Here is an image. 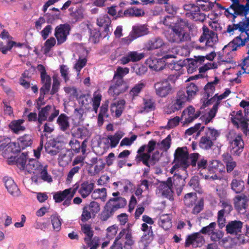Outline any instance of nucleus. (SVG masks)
Here are the masks:
<instances>
[{
  "label": "nucleus",
  "mask_w": 249,
  "mask_h": 249,
  "mask_svg": "<svg viewBox=\"0 0 249 249\" xmlns=\"http://www.w3.org/2000/svg\"><path fill=\"white\" fill-rule=\"evenodd\" d=\"M230 115L231 122L237 128H240L244 133H247L248 124L243 116L242 111L241 110L233 111L231 113Z\"/></svg>",
  "instance_id": "12"
},
{
  "label": "nucleus",
  "mask_w": 249,
  "mask_h": 249,
  "mask_svg": "<svg viewBox=\"0 0 249 249\" xmlns=\"http://www.w3.org/2000/svg\"><path fill=\"white\" fill-rule=\"evenodd\" d=\"M89 130L83 126L74 127L71 131L72 135L77 138L83 139L88 136Z\"/></svg>",
  "instance_id": "29"
},
{
  "label": "nucleus",
  "mask_w": 249,
  "mask_h": 249,
  "mask_svg": "<svg viewBox=\"0 0 249 249\" xmlns=\"http://www.w3.org/2000/svg\"><path fill=\"white\" fill-rule=\"evenodd\" d=\"M232 9L233 14H243L246 15L247 14V4L246 5L239 4V1H237V4L232 3L226 11L231 14H233L230 12V10Z\"/></svg>",
  "instance_id": "32"
},
{
  "label": "nucleus",
  "mask_w": 249,
  "mask_h": 249,
  "mask_svg": "<svg viewBox=\"0 0 249 249\" xmlns=\"http://www.w3.org/2000/svg\"><path fill=\"white\" fill-rule=\"evenodd\" d=\"M124 69L118 67L113 76V82L114 84L111 85L108 89V92L110 94L113 96H117L122 92L121 87L124 83Z\"/></svg>",
  "instance_id": "4"
},
{
  "label": "nucleus",
  "mask_w": 249,
  "mask_h": 249,
  "mask_svg": "<svg viewBox=\"0 0 249 249\" xmlns=\"http://www.w3.org/2000/svg\"><path fill=\"white\" fill-rule=\"evenodd\" d=\"M106 196L107 190L105 188L95 189L92 194V197L94 199L101 198Z\"/></svg>",
  "instance_id": "59"
},
{
  "label": "nucleus",
  "mask_w": 249,
  "mask_h": 249,
  "mask_svg": "<svg viewBox=\"0 0 249 249\" xmlns=\"http://www.w3.org/2000/svg\"><path fill=\"white\" fill-rule=\"evenodd\" d=\"M196 200V193H190L186 194L184 196V201L186 205L188 206H192L195 204Z\"/></svg>",
  "instance_id": "52"
},
{
  "label": "nucleus",
  "mask_w": 249,
  "mask_h": 249,
  "mask_svg": "<svg viewBox=\"0 0 249 249\" xmlns=\"http://www.w3.org/2000/svg\"><path fill=\"white\" fill-rule=\"evenodd\" d=\"M24 122L23 119L12 121L9 124V128L15 133L18 134L20 131L25 130V127L21 124Z\"/></svg>",
  "instance_id": "34"
},
{
  "label": "nucleus",
  "mask_w": 249,
  "mask_h": 249,
  "mask_svg": "<svg viewBox=\"0 0 249 249\" xmlns=\"http://www.w3.org/2000/svg\"><path fill=\"white\" fill-rule=\"evenodd\" d=\"M222 160L226 165V169L228 173H230L236 166V163L233 160L231 156L228 153L222 155Z\"/></svg>",
  "instance_id": "35"
},
{
  "label": "nucleus",
  "mask_w": 249,
  "mask_h": 249,
  "mask_svg": "<svg viewBox=\"0 0 249 249\" xmlns=\"http://www.w3.org/2000/svg\"><path fill=\"white\" fill-rule=\"evenodd\" d=\"M71 146V150L74 151L75 153H78L80 151V142L76 139H72L69 142Z\"/></svg>",
  "instance_id": "64"
},
{
  "label": "nucleus",
  "mask_w": 249,
  "mask_h": 249,
  "mask_svg": "<svg viewBox=\"0 0 249 249\" xmlns=\"http://www.w3.org/2000/svg\"><path fill=\"white\" fill-rule=\"evenodd\" d=\"M106 163L102 159H99V162L95 164L93 170L89 168L88 172L91 176H95L98 174L105 167Z\"/></svg>",
  "instance_id": "44"
},
{
  "label": "nucleus",
  "mask_w": 249,
  "mask_h": 249,
  "mask_svg": "<svg viewBox=\"0 0 249 249\" xmlns=\"http://www.w3.org/2000/svg\"><path fill=\"white\" fill-rule=\"evenodd\" d=\"M56 123L62 131L64 132L70 127L69 117L66 114L62 113L59 115L56 120Z\"/></svg>",
  "instance_id": "33"
},
{
  "label": "nucleus",
  "mask_w": 249,
  "mask_h": 249,
  "mask_svg": "<svg viewBox=\"0 0 249 249\" xmlns=\"http://www.w3.org/2000/svg\"><path fill=\"white\" fill-rule=\"evenodd\" d=\"M230 144L229 149L233 155L239 156L243 151L244 143L240 134L230 130L227 136Z\"/></svg>",
  "instance_id": "3"
},
{
  "label": "nucleus",
  "mask_w": 249,
  "mask_h": 249,
  "mask_svg": "<svg viewBox=\"0 0 249 249\" xmlns=\"http://www.w3.org/2000/svg\"><path fill=\"white\" fill-rule=\"evenodd\" d=\"M216 224L215 222H212L209 225L203 227L200 231V233L211 235L215 230Z\"/></svg>",
  "instance_id": "58"
},
{
  "label": "nucleus",
  "mask_w": 249,
  "mask_h": 249,
  "mask_svg": "<svg viewBox=\"0 0 249 249\" xmlns=\"http://www.w3.org/2000/svg\"><path fill=\"white\" fill-rule=\"evenodd\" d=\"M173 193V181L171 178H168L166 181L159 182L157 190V194L159 196L171 199Z\"/></svg>",
  "instance_id": "7"
},
{
  "label": "nucleus",
  "mask_w": 249,
  "mask_h": 249,
  "mask_svg": "<svg viewBox=\"0 0 249 249\" xmlns=\"http://www.w3.org/2000/svg\"><path fill=\"white\" fill-rule=\"evenodd\" d=\"M124 135L122 131H117L113 135H108L107 138H103V140L107 147H115L118 144L120 139Z\"/></svg>",
  "instance_id": "24"
},
{
  "label": "nucleus",
  "mask_w": 249,
  "mask_h": 249,
  "mask_svg": "<svg viewBox=\"0 0 249 249\" xmlns=\"http://www.w3.org/2000/svg\"><path fill=\"white\" fill-rule=\"evenodd\" d=\"M204 243V237L198 232L187 236L185 246L188 247L192 245L194 248H196L202 246Z\"/></svg>",
  "instance_id": "20"
},
{
  "label": "nucleus",
  "mask_w": 249,
  "mask_h": 249,
  "mask_svg": "<svg viewBox=\"0 0 249 249\" xmlns=\"http://www.w3.org/2000/svg\"><path fill=\"white\" fill-rule=\"evenodd\" d=\"M246 42L245 38L242 37V33H241L239 36H236L228 45L224 47V51L226 52L228 50V51L231 50L232 51H234L237 50L238 47L245 45Z\"/></svg>",
  "instance_id": "26"
},
{
  "label": "nucleus",
  "mask_w": 249,
  "mask_h": 249,
  "mask_svg": "<svg viewBox=\"0 0 249 249\" xmlns=\"http://www.w3.org/2000/svg\"><path fill=\"white\" fill-rule=\"evenodd\" d=\"M191 100L188 96H186L183 91H179L178 93L175 103L172 106L171 109L173 112L179 110L186 102Z\"/></svg>",
  "instance_id": "25"
},
{
  "label": "nucleus",
  "mask_w": 249,
  "mask_h": 249,
  "mask_svg": "<svg viewBox=\"0 0 249 249\" xmlns=\"http://www.w3.org/2000/svg\"><path fill=\"white\" fill-rule=\"evenodd\" d=\"M86 206L94 216H95L100 210V204L94 201H91L89 205H87Z\"/></svg>",
  "instance_id": "57"
},
{
  "label": "nucleus",
  "mask_w": 249,
  "mask_h": 249,
  "mask_svg": "<svg viewBox=\"0 0 249 249\" xmlns=\"http://www.w3.org/2000/svg\"><path fill=\"white\" fill-rule=\"evenodd\" d=\"M174 157L175 162L183 168L186 169L189 166L188 153L186 147H178L175 152Z\"/></svg>",
  "instance_id": "10"
},
{
  "label": "nucleus",
  "mask_w": 249,
  "mask_h": 249,
  "mask_svg": "<svg viewBox=\"0 0 249 249\" xmlns=\"http://www.w3.org/2000/svg\"><path fill=\"white\" fill-rule=\"evenodd\" d=\"M165 44L161 38L157 37L146 42L144 44V49L147 51H152L164 46Z\"/></svg>",
  "instance_id": "27"
},
{
  "label": "nucleus",
  "mask_w": 249,
  "mask_h": 249,
  "mask_svg": "<svg viewBox=\"0 0 249 249\" xmlns=\"http://www.w3.org/2000/svg\"><path fill=\"white\" fill-rule=\"evenodd\" d=\"M196 4L199 10L201 9L206 11L210 10L213 6V3L209 0H197Z\"/></svg>",
  "instance_id": "45"
},
{
  "label": "nucleus",
  "mask_w": 249,
  "mask_h": 249,
  "mask_svg": "<svg viewBox=\"0 0 249 249\" xmlns=\"http://www.w3.org/2000/svg\"><path fill=\"white\" fill-rule=\"evenodd\" d=\"M24 46V44L20 42H16L14 41H8L6 45V48L2 50V53L4 54H6L7 53L8 51H11L12 48L13 47H18V48H21Z\"/></svg>",
  "instance_id": "56"
},
{
  "label": "nucleus",
  "mask_w": 249,
  "mask_h": 249,
  "mask_svg": "<svg viewBox=\"0 0 249 249\" xmlns=\"http://www.w3.org/2000/svg\"><path fill=\"white\" fill-rule=\"evenodd\" d=\"M73 190V186L72 188L65 189L63 191H59L54 194L53 198L56 203L62 202Z\"/></svg>",
  "instance_id": "36"
},
{
  "label": "nucleus",
  "mask_w": 249,
  "mask_h": 249,
  "mask_svg": "<svg viewBox=\"0 0 249 249\" xmlns=\"http://www.w3.org/2000/svg\"><path fill=\"white\" fill-rule=\"evenodd\" d=\"M148 28L145 25H140L133 27L132 30L129 36L125 38V43L129 44L132 40L140 36L147 34Z\"/></svg>",
  "instance_id": "18"
},
{
  "label": "nucleus",
  "mask_w": 249,
  "mask_h": 249,
  "mask_svg": "<svg viewBox=\"0 0 249 249\" xmlns=\"http://www.w3.org/2000/svg\"><path fill=\"white\" fill-rule=\"evenodd\" d=\"M248 53V55L244 59L242 65L237 67L236 74L237 77L240 76L242 74L249 73V50Z\"/></svg>",
  "instance_id": "41"
},
{
  "label": "nucleus",
  "mask_w": 249,
  "mask_h": 249,
  "mask_svg": "<svg viewBox=\"0 0 249 249\" xmlns=\"http://www.w3.org/2000/svg\"><path fill=\"white\" fill-rule=\"evenodd\" d=\"M230 90L227 89L224 93L219 95L215 94L212 98V99L213 100H217V102L213 106L212 108L210 110L209 112L205 114V115L202 117V120L205 124H208L212 121L213 119L215 116L220 101L221 100L226 98L230 94Z\"/></svg>",
  "instance_id": "5"
},
{
  "label": "nucleus",
  "mask_w": 249,
  "mask_h": 249,
  "mask_svg": "<svg viewBox=\"0 0 249 249\" xmlns=\"http://www.w3.org/2000/svg\"><path fill=\"white\" fill-rule=\"evenodd\" d=\"M71 27L68 24H61L55 28L54 36L57 39V45L64 43L70 34Z\"/></svg>",
  "instance_id": "9"
},
{
  "label": "nucleus",
  "mask_w": 249,
  "mask_h": 249,
  "mask_svg": "<svg viewBox=\"0 0 249 249\" xmlns=\"http://www.w3.org/2000/svg\"><path fill=\"white\" fill-rule=\"evenodd\" d=\"M219 79L215 77L213 81L208 83L205 87V90L208 96L213 94L215 90V86L218 83Z\"/></svg>",
  "instance_id": "51"
},
{
  "label": "nucleus",
  "mask_w": 249,
  "mask_h": 249,
  "mask_svg": "<svg viewBox=\"0 0 249 249\" xmlns=\"http://www.w3.org/2000/svg\"><path fill=\"white\" fill-rule=\"evenodd\" d=\"M244 182L240 178H233L231 182V187L235 193H241L244 190Z\"/></svg>",
  "instance_id": "39"
},
{
  "label": "nucleus",
  "mask_w": 249,
  "mask_h": 249,
  "mask_svg": "<svg viewBox=\"0 0 249 249\" xmlns=\"http://www.w3.org/2000/svg\"><path fill=\"white\" fill-rule=\"evenodd\" d=\"M145 150L146 151V145H144L141 146L138 151L139 155L137 156V158H139L140 160H142L145 165L149 167L154 163H151L150 155L147 153H144L143 152Z\"/></svg>",
  "instance_id": "30"
},
{
  "label": "nucleus",
  "mask_w": 249,
  "mask_h": 249,
  "mask_svg": "<svg viewBox=\"0 0 249 249\" xmlns=\"http://www.w3.org/2000/svg\"><path fill=\"white\" fill-rule=\"evenodd\" d=\"M96 23L98 26L101 27H104V32L106 33L105 36L111 34L112 29H110L111 24V20L108 16L107 14L100 16L96 20Z\"/></svg>",
  "instance_id": "23"
},
{
  "label": "nucleus",
  "mask_w": 249,
  "mask_h": 249,
  "mask_svg": "<svg viewBox=\"0 0 249 249\" xmlns=\"http://www.w3.org/2000/svg\"><path fill=\"white\" fill-rule=\"evenodd\" d=\"M124 206V198L113 197L110 198L98 215L99 219L102 222L107 221L112 217L115 211Z\"/></svg>",
  "instance_id": "1"
},
{
  "label": "nucleus",
  "mask_w": 249,
  "mask_h": 249,
  "mask_svg": "<svg viewBox=\"0 0 249 249\" xmlns=\"http://www.w3.org/2000/svg\"><path fill=\"white\" fill-rule=\"evenodd\" d=\"M3 150L2 155L3 157L9 158L8 155L10 153L16 154L19 152L21 150L19 146H17L15 142H9L6 144L5 142H0V151Z\"/></svg>",
  "instance_id": "22"
},
{
  "label": "nucleus",
  "mask_w": 249,
  "mask_h": 249,
  "mask_svg": "<svg viewBox=\"0 0 249 249\" xmlns=\"http://www.w3.org/2000/svg\"><path fill=\"white\" fill-rule=\"evenodd\" d=\"M233 52L231 50H230L225 52L224 51V49H223V54L221 58V61L223 63H232L234 61L233 60L232 55Z\"/></svg>",
  "instance_id": "50"
},
{
  "label": "nucleus",
  "mask_w": 249,
  "mask_h": 249,
  "mask_svg": "<svg viewBox=\"0 0 249 249\" xmlns=\"http://www.w3.org/2000/svg\"><path fill=\"white\" fill-rule=\"evenodd\" d=\"M42 165L40 163L34 159L30 160L27 164L25 169L29 172L34 173L35 171H39Z\"/></svg>",
  "instance_id": "43"
},
{
  "label": "nucleus",
  "mask_w": 249,
  "mask_h": 249,
  "mask_svg": "<svg viewBox=\"0 0 249 249\" xmlns=\"http://www.w3.org/2000/svg\"><path fill=\"white\" fill-rule=\"evenodd\" d=\"M248 199L244 194L236 196L234 198L235 209L240 213H244L248 207Z\"/></svg>",
  "instance_id": "19"
},
{
  "label": "nucleus",
  "mask_w": 249,
  "mask_h": 249,
  "mask_svg": "<svg viewBox=\"0 0 249 249\" xmlns=\"http://www.w3.org/2000/svg\"><path fill=\"white\" fill-rule=\"evenodd\" d=\"M28 157L27 153H22L19 157L16 159V162L20 169H25L27 165L26 161Z\"/></svg>",
  "instance_id": "48"
},
{
  "label": "nucleus",
  "mask_w": 249,
  "mask_h": 249,
  "mask_svg": "<svg viewBox=\"0 0 249 249\" xmlns=\"http://www.w3.org/2000/svg\"><path fill=\"white\" fill-rule=\"evenodd\" d=\"M101 36V34L99 31H98L96 29H93L90 30L89 39L93 43L96 44L99 42Z\"/></svg>",
  "instance_id": "61"
},
{
  "label": "nucleus",
  "mask_w": 249,
  "mask_h": 249,
  "mask_svg": "<svg viewBox=\"0 0 249 249\" xmlns=\"http://www.w3.org/2000/svg\"><path fill=\"white\" fill-rule=\"evenodd\" d=\"M33 143V139L31 135L25 134L18 139V145L20 149H24L30 146Z\"/></svg>",
  "instance_id": "37"
},
{
  "label": "nucleus",
  "mask_w": 249,
  "mask_h": 249,
  "mask_svg": "<svg viewBox=\"0 0 249 249\" xmlns=\"http://www.w3.org/2000/svg\"><path fill=\"white\" fill-rule=\"evenodd\" d=\"M81 231L89 238L91 239L93 235V231L91 230L90 225L85 224L81 225Z\"/></svg>",
  "instance_id": "62"
},
{
  "label": "nucleus",
  "mask_w": 249,
  "mask_h": 249,
  "mask_svg": "<svg viewBox=\"0 0 249 249\" xmlns=\"http://www.w3.org/2000/svg\"><path fill=\"white\" fill-rule=\"evenodd\" d=\"M3 181L7 191L11 195L15 197L20 196V190L11 178L5 177L3 178Z\"/></svg>",
  "instance_id": "21"
},
{
  "label": "nucleus",
  "mask_w": 249,
  "mask_h": 249,
  "mask_svg": "<svg viewBox=\"0 0 249 249\" xmlns=\"http://www.w3.org/2000/svg\"><path fill=\"white\" fill-rule=\"evenodd\" d=\"M55 44L56 40L53 37H51L46 40L44 43V53H48Z\"/></svg>",
  "instance_id": "53"
},
{
  "label": "nucleus",
  "mask_w": 249,
  "mask_h": 249,
  "mask_svg": "<svg viewBox=\"0 0 249 249\" xmlns=\"http://www.w3.org/2000/svg\"><path fill=\"white\" fill-rule=\"evenodd\" d=\"M51 221L53 229L58 231L61 229V221L60 216L56 214L51 216Z\"/></svg>",
  "instance_id": "49"
},
{
  "label": "nucleus",
  "mask_w": 249,
  "mask_h": 249,
  "mask_svg": "<svg viewBox=\"0 0 249 249\" xmlns=\"http://www.w3.org/2000/svg\"><path fill=\"white\" fill-rule=\"evenodd\" d=\"M164 35L167 40L171 43H180L189 39L187 33L178 23H176L169 30L165 31Z\"/></svg>",
  "instance_id": "2"
},
{
  "label": "nucleus",
  "mask_w": 249,
  "mask_h": 249,
  "mask_svg": "<svg viewBox=\"0 0 249 249\" xmlns=\"http://www.w3.org/2000/svg\"><path fill=\"white\" fill-rule=\"evenodd\" d=\"M73 155L72 152L70 150L68 151L66 153L60 155L58 158L59 165L62 167L68 165L71 162Z\"/></svg>",
  "instance_id": "40"
},
{
  "label": "nucleus",
  "mask_w": 249,
  "mask_h": 249,
  "mask_svg": "<svg viewBox=\"0 0 249 249\" xmlns=\"http://www.w3.org/2000/svg\"><path fill=\"white\" fill-rule=\"evenodd\" d=\"M213 140L207 136L203 137L201 138L199 145L203 149H209L211 147L213 144Z\"/></svg>",
  "instance_id": "54"
},
{
  "label": "nucleus",
  "mask_w": 249,
  "mask_h": 249,
  "mask_svg": "<svg viewBox=\"0 0 249 249\" xmlns=\"http://www.w3.org/2000/svg\"><path fill=\"white\" fill-rule=\"evenodd\" d=\"M39 171H40L41 178L43 180L48 182H52L53 181L52 177L47 172V166H42Z\"/></svg>",
  "instance_id": "55"
},
{
  "label": "nucleus",
  "mask_w": 249,
  "mask_h": 249,
  "mask_svg": "<svg viewBox=\"0 0 249 249\" xmlns=\"http://www.w3.org/2000/svg\"><path fill=\"white\" fill-rule=\"evenodd\" d=\"M203 34L199 38V41L200 42H205L207 46L213 47L218 40L217 34L210 31L205 26L203 27Z\"/></svg>",
  "instance_id": "11"
},
{
  "label": "nucleus",
  "mask_w": 249,
  "mask_h": 249,
  "mask_svg": "<svg viewBox=\"0 0 249 249\" xmlns=\"http://www.w3.org/2000/svg\"><path fill=\"white\" fill-rule=\"evenodd\" d=\"M200 115V111H196L195 108L190 106L182 111L180 120L183 125L190 124L197 118Z\"/></svg>",
  "instance_id": "13"
},
{
  "label": "nucleus",
  "mask_w": 249,
  "mask_h": 249,
  "mask_svg": "<svg viewBox=\"0 0 249 249\" xmlns=\"http://www.w3.org/2000/svg\"><path fill=\"white\" fill-rule=\"evenodd\" d=\"M195 168L197 170V173L205 179L213 180L218 178V177L215 175L210 176L209 174H207V171L208 170L207 168V161L204 158H202L198 161L196 166Z\"/></svg>",
  "instance_id": "17"
},
{
  "label": "nucleus",
  "mask_w": 249,
  "mask_h": 249,
  "mask_svg": "<svg viewBox=\"0 0 249 249\" xmlns=\"http://www.w3.org/2000/svg\"><path fill=\"white\" fill-rule=\"evenodd\" d=\"M175 52L174 54L166 55L160 59L150 57L146 60L145 63L151 69L155 71H161L164 68L167 63L166 61L167 59L176 57V54L178 53L176 49Z\"/></svg>",
  "instance_id": "6"
},
{
  "label": "nucleus",
  "mask_w": 249,
  "mask_h": 249,
  "mask_svg": "<svg viewBox=\"0 0 249 249\" xmlns=\"http://www.w3.org/2000/svg\"><path fill=\"white\" fill-rule=\"evenodd\" d=\"M155 101L153 98H145L140 107V112H147L153 110L155 108Z\"/></svg>",
  "instance_id": "31"
},
{
  "label": "nucleus",
  "mask_w": 249,
  "mask_h": 249,
  "mask_svg": "<svg viewBox=\"0 0 249 249\" xmlns=\"http://www.w3.org/2000/svg\"><path fill=\"white\" fill-rule=\"evenodd\" d=\"M183 8L187 12L186 15L195 21H203L206 18L205 15L200 12L196 4H185Z\"/></svg>",
  "instance_id": "8"
},
{
  "label": "nucleus",
  "mask_w": 249,
  "mask_h": 249,
  "mask_svg": "<svg viewBox=\"0 0 249 249\" xmlns=\"http://www.w3.org/2000/svg\"><path fill=\"white\" fill-rule=\"evenodd\" d=\"M198 91V87L193 83H190L186 87V93L191 100L194 98Z\"/></svg>",
  "instance_id": "46"
},
{
  "label": "nucleus",
  "mask_w": 249,
  "mask_h": 249,
  "mask_svg": "<svg viewBox=\"0 0 249 249\" xmlns=\"http://www.w3.org/2000/svg\"><path fill=\"white\" fill-rule=\"evenodd\" d=\"M37 69L40 72L41 83L42 85L40 89H43V91L49 92L52 85L51 77L47 73L45 67L42 64L38 65Z\"/></svg>",
  "instance_id": "14"
},
{
  "label": "nucleus",
  "mask_w": 249,
  "mask_h": 249,
  "mask_svg": "<svg viewBox=\"0 0 249 249\" xmlns=\"http://www.w3.org/2000/svg\"><path fill=\"white\" fill-rule=\"evenodd\" d=\"M159 224L163 229L167 230L172 227L171 217L169 214H162L159 219Z\"/></svg>",
  "instance_id": "42"
},
{
  "label": "nucleus",
  "mask_w": 249,
  "mask_h": 249,
  "mask_svg": "<svg viewBox=\"0 0 249 249\" xmlns=\"http://www.w3.org/2000/svg\"><path fill=\"white\" fill-rule=\"evenodd\" d=\"M145 87V84L143 82H140L135 85L130 91L129 96L132 97V100L138 95L141 91Z\"/></svg>",
  "instance_id": "47"
},
{
  "label": "nucleus",
  "mask_w": 249,
  "mask_h": 249,
  "mask_svg": "<svg viewBox=\"0 0 249 249\" xmlns=\"http://www.w3.org/2000/svg\"><path fill=\"white\" fill-rule=\"evenodd\" d=\"M75 184L79 186L78 192L83 198H86L91 194L95 186L94 181L93 180H84L80 184L76 183Z\"/></svg>",
  "instance_id": "16"
},
{
  "label": "nucleus",
  "mask_w": 249,
  "mask_h": 249,
  "mask_svg": "<svg viewBox=\"0 0 249 249\" xmlns=\"http://www.w3.org/2000/svg\"><path fill=\"white\" fill-rule=\"evenodd\" d=\"M154 88L156 94L160 97H165L172 92V88L167 80L156 83Z\"/></svg>",
  "instance_id": "15"
},
{
  "label": "nucleus",
  "mask_w": 249,
  "mask_h": 249,
  "mask_svg": "<svg viewBox=\"0 0 249 249\" xmlns=\"http://www.w3.org/2000/svg\"><path fill=\"white\" fill-rule=\"evenodd\" d=\"M145 56V54L143 53H139L137 51L130 52L125 56V64L130 61H139L143 58Z\"/></svg>",
  "instance_id": "38"
},
{
  "label": "nucleus",
  "mask_w": 249,
  "mask_h": 249,
  "mask_svg": "<svg viewBox=\"0 0 249 249\" xmlns=\"http://www.w3.org/2000/svg\"><path fill=\"white\" fill-rule=\"evenodd\" d=\"M117 232V227L115 225H112L108 227L107 229L106 237L108 240H111L116 235Z\"/></svg>",
  "instance_id": "63"
},
{
  "label": "nucleus",
  "mask_w": 249,
  "mask_h": 249,
  "mask_svg": "<svg viewBox=\"0 0 249 249\" xmlns=\"http://www.w3.org/2000/svg\"><path fill=\"white\" fill-rule=\"evenodd\" d=\"M205 134L206 136L213 141L219 136V132L213 128L208 127L206 130Z\"/></svg>",
  "instance_id": "60"
},
{
  "label": "nucleus",
  "mask_w": 249,
  "mask_h": 249,
  "mask_svg": "<svg viewBox=\"0 0 249 249\" xmlns=\"http://www.w3.org/2000/svg\"><path fill=\"white\" fill-rule=\"evenodd\" d=\"M243 224L242 222L238 220L229 222L226 227L227 232L231 234H237L241 231Z\"/></svg>",
  "instance_id": "28"
}]
</instances>
